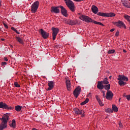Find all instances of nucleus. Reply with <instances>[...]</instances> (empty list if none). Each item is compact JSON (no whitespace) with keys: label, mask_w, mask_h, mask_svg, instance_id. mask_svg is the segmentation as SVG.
I'll list each match as a JSON object with an SVG mask.
<instances>
[{"label":"nucleus","mask_w":130,"mask_h":130,"mask_svg":"<svg viewBox=\"0 0 130 130\" xmlns=\"http://www.w3.org/2000/svg\"><path fill=\"white\" fill-rule=\"evenodd\" d=\"M9 118L10 114L9 113L5 114L2 118H1V120H2V122L0 124V130H3L5 129V128H7L8 121H9Z\"/></svg>","instance_id":"1"},{"label":"nucleus","mask_w":130,"mask_h":130,"mask_svg":"<svg viewBox=\"0 0 130 130\" xmlns=\"http://www.w3.org/2000/svg\"><path fill=\"white\" fill-rule=\"evenodd\" d=\"M117 80L119 81V85L121 87L122 86H124V85H126V83L125 82H127L128 81V78L124 75H119L118 76Z\"/></svg>","instance_id":"2"},{"label":"nucleus","mask_w":130,"mask_h":130,"mask_svg":"<svg viewBox=\"0 0 130 130\" xmlns=\"http://www.w3.org/2000/svg\"><path fill=\"white\" fill-rule=\"evenodd\" d=\"M38 7H39V2L36 1L34 3L31 7V12L32 13H36L37 10H38Z\"/></svg>","instance_id":"3"},{"label":"nucleus","mask_w":130,"mask_h":130,"mask_svg":"<svg viewBox=\"0 0 130 130\" xmlns=\"http://www.w3.org/2000/svg\"><path fill=\"white\" fill-rule=\"evenodd\" d=\"M79 18L81 19L82 21H85L86 23H92V22L94 23V20H92L89 16L86 15H81Z\"/></svg>","instance_id":"4"},{"label":"nucleus","mask_w":130,"mask_h":130,"mask_svg":"<svg viewBox=\"0 0 130 130\" xmlns=\"http://www.w3.org/2000/svg\"><path fill=\"white\" fill-rule=\"evenodd\" d=\"M0 108H2L3 109H7L8 110H13V109H14V107L11 106L9 107L7 104L4 103L3 102H0Z\"/></svg>","instance_id":"5"},{"label":"nucleus","mask_w":130,"mask_h":130,"mask_svg":"<svg viewBox=\"0 0 130 130\" xmlns=\"http://www.w3.org/2000/svg\"><path fill=\"white\" fill-rule=\"evenodd\" d=\"M39 33L44 39H47L49 36V34L43 30L42 28L40 29Z\"/></svg>","instance_id":"6"},{"label":"nucleus","mask_w":130,"mask_h":130,"mask_svg":"<svg viewBox=\"0 0 130 130\" xmlns=\"http://www.w3.org/2000/svg\"><path fill=\"white\" fill-rule=\"evenodd\" d=\"M66 4V6H67L72 12H75V5H74V2H73V1L67 2Z\"/></svg>","instance_id":"7"},{"label":"nucleus","mask_w":130,"mask_h":130,"mask_svg":"<svg viewBox=\"0 0 130 130\" xmlns=\"http://www.w3.org/2000/svg\"><path fill=\"white\" fill-rule=\"evenodd\" d=\"M98 15L102 17H114L115 16V14L113 13H105L100 12L98 13Z\"/></svg>","instance_id":"8"},{"label":"nucleus","mask_w":130,"mask_h":130,"mask_svg":"<svg viewBox=\"0 0 130 130\" xmlns=\"http://www.w3.org/2000/svg\"><path fill=\"white\" fill-rule=\"evenodd\" d=\"M114 25L117 26V27H119V28L123 27L124 29H126V26H125V24L123 23V22L119 20L117 22H116L114 23Z\"/></svg>","instance_id":"9"},{"label":"nucleus","mask_w":130,"mask_h":130,"mask_svg":"<svg viewBox=\"0 0 130 130\" xmlns=\"http://www.w3.org/2000/svg\"><path fill=\"white\" fill-rule=\"evenodd\" d=\"M52 30L53 31V40L54 41V40H55V38H56V36L58 34V32H59V29L57 28L52 27Z\"/></svg>","instance_id":"10"},{"label":"nucleus","mask_w":130,"mask_h":130,"mask_svg":"<svg viewBox=\"0 0 130 130\" xmlns=\"http://www.w3.org/2000/svg\"><path fill=\"white\" fill-rule=\"evenodd\" d=\"M81 87L78 86L77 88H75V89L73 91V94L75 97H76V98H78V96H79V95L81 94Z\"/></svg>","instance_id":"11"},{"label":"nucleus","mask_w":130,"mask_h":130,"mask_svg":"<svg viewBox=\"0 0 130 130\" xmlns=\"http://www.w3.org/2000/svg\"><path fill=\"white\" fill-rule=\"evenodd\" d=\"M106 98L108 100H112V99L113 98V93L112 92V91H110V90L107 91Z\"/></svg>","instance_id":"12"},{"label":"nucleus","mask_w":130,"mask_h":130,"mask_svg":"<svg viewBox=\"0 0 130 130\" xmlns=\"http://www.w3.org/2000/svg\"><path fill=\"white\" fill-rule=\"evenodd\" d=\"M59 8L61 9V13L64 17H68V11H67L66 8L62 6H59Z\"/></svg>","instance_id":"13"},{"label":"nucleus","mask_w":130,"mask_h":130,"mask_svg":"<svg viewBox=\"0 0 130 130\" xmlns=\"http://www.w3.org/2000/svg\"><path fill=\"white\" fill-rule=\"evenodd\" d=\"M66 23L69 25H71V26H74L78 24V20H69L66 22Z\"/></svg>","instance_id":"14"},{"label":"nucleus","mask_w":130,"mask_h":130,"mask_svg":"<svg viewBox=\"0 0 130 130\" xmlns=\"http://www.w3.org/2000/svg\"><path fill=\"white\" fill-rule=\"evenodd\" d=\"M48 86H49V87L47 89V91H50V90H52L54 87V82H53V81H49Z\"/></svg>","instance_id":"15"},{"label":"nucleus","mask_w":130,"mask_h":130,"mask_svg":"<svg viewBox=\"0 0 130 130\" xmlns=\"http://www.w3.org/2000/svg\"><path fill=\"white\" fill-rule=\"evenodd\" d=\"M58 8H60L59 6L56 7H52L51 8V13H55V14H58L60 12Z\"/></svg>","instance_id":"16"},{"label":"nucleus","mask_w":130,"mask_h":130,"mask_svg":"<svg viewBox=\"0 0 130 130\" xmlns=\"http://www.w3.org/2000/svg\"><path fill=\"white\" fill-rule=\"evenodd\" d=\"M97 88L100 90H102V89H104V85L102 81L98 82V84L97 85Z\"/></svg>","instance_id":"17"},{"label":"nucleus","mask_w":130,"mask_h":130,"mask_svg":"<svg viewBox=\"0 0 130 130\" xmlns=\"http://www.w3.org/2000/svg\"><path fill=\"white\" fill-rule=\"evenodd\" d=\"M92 12L93 14H97L98 13V8L95 6V5H93L91 7Z\"/></svg>","instance_id":"18"},{"label":"nucleus","mask_w":130,"mask_h":130,"mask_svg":"<svg viewBox=\"0 0 130 130\" xmlns=\"http://www.w3.org/2000/svg\"><path fill=\"white\" fill-rule=\"evenodd\" d=\"M66 86L68 91H71V81L67 80H66Z\"/></svg>","instance_id":"19"},{"label":"nucleus","mask_w":130,"mask_h":130,"mask_svg":"<svg viewBox=\"0 0 130 130\" xmlns=\"http://www.w3.org/2000/svg\"><path fill=\"white\" fill-rule=\"evenodd\" d=\"M74 111L75 112L76 114H77L78 115H81V113H82V111L83 110H80L78 108H75L73 109Z\"/></svg>","instance_id":"20"},{"label":"nucleus","mask_w":130,"mask_h":130,"mask_svg":"<svg viewBox=\"0 0 130 130\" xmlns=\"http://www.w3.org/2000/svg\"><path fill=\"white\" fill-rule=\"evenodd\" d=\"M122 5L124 6V7H125L126 8H129V2L127 1H122Z\"/></svg>","instance_id":"21"},{"label":"nucleus","mask_w":130,"mask_h":130,"mask_svg":"<svg viewBox=\"0 0 130 130\" xmlns=\"http://www.w3.org/2000/svg\"><path fill=\"white\" fill-rule=\"evenodd\" d=\"M15 39L21 44H24V41H23V39H21V38L19 37H16Z\"/></svg>","instance_id":"22"},{"label":"nucleus","mask_w":130,"mask_h":130,"mask_svg":"<svg viewBox=\"0 0 130 130\" xmlns=\"http://www.w3.org/2000/svg\"><path fill=\"white\" fill-rule=\"evenodd\" d=\"M9 125L11 126V127H13V128H15V127L16 126V120L14 119L12 120V122L9 123Z\"/></svg>","instance_id":"23"},{"label":"nucleus","mask_w":130,"mask_h":130,"mask_svg":"<svg viewBox=\"0 0 130 130\" xmlns=\"http://www.w3.org/2000/svg\"><path fill=\"white\" fill-rule=\"evenodd\" d=\"M104 89H105L107 91H109L110 90V84H109L104 85Z\"/></svg>","instance_id":"24"},{"label":"nucleus","mask_w":130,"mask_h":130,"mask_svg":"<svg viewBox=\"0 0 130 130\" xmlns=\"http://www.w3.org/2000/svg\"><path fill=\"white\" fill-rule=\"evenodd\" d=\"M102 82L104 85H107V84H109V82L108 81V79L107 78H105Z\"/></svg>","instance_id":"25"},{"label":"nucleus","mask_w":130,"mask_h":130,"mask_svg":"<svg viewBox=\"0 0 130 130\" xmlns=\"http://www.w3.org/2000/svg\"><path fill=\"white\" fill-rule=\"evenodd\" d=\"M21 109H22V106L20 105H17L15 106L16 111H17L18 112H19V111H21Z\"/></svg>","instance_id":"26"},{"label":"nucleus","mask_w":130,"mask_h":130,"mask_svg":"<svg viewBox=\"0 0 130 130\" xmlns=\"http://www.w3.org/2000/svg\"><path fill=\"white\" fill-rule=\"evenodd\" d=\"M112 109L115 112H117V111H118V108L114 105H112Z\"/></svg>","instance_id":"27"},{"label":"nucleus","mask_w":130,"mask_h":130,"mask_svg":"<svg viewBox=\"0 0 130 130\" xmlns=\"http://www.w3.org/2000/svg\"><path fill=\"white\" fill-rule=\"evenodd\" d=\"M88 102L89 99L87 98L84 102H82L80 104L81 105H85V104H87V103H88Z\"/></svg>","instance_id":"28"},{"label":"nucleus","mask_w":130,"mask_h":130,"mask_svg":"<svg viewBox=\"0 0 130 130\" xmlns=\"http://www.w3.org/2000/svg\"><path fill=\"white\" fill-rule=\"evenodd\" d=\"M124 18L127 21V22H128L130 20V16L127 15H124Z\"/></svg>","instance_id":"29"},{"label":"nucleus","mask_w":130,"mask_h":130,"mask_svg":"<svg viewBox=\"0 0 130 130\" xmlns=\"http://www.w3.org/2000/svg\"><path fill=\"white\" fill-rule=\"evenodd\" d=\"M94 24H96V25H101V26H104V24H103L101 22H97L96 21H93Z\"/></svg>","instance_id":"30"},{"label":"nucleus","mask_w":130,"mask_h":130,"mask_svg":"<svg viewBox=\"0 0 130 130\" xmlns=\"http://www.w3.org/2000/svg\"><path fill=\"white\" fill-rule=\"evenodd\" d=\"M106 112H108V113H112V112H113V111L112 110V109L108 108L106 110Z\"/></svg>","instance_id":"31"},{"label":"nucleus","mask_w":130,"mask_h":130,"mask_svg":"<svg viewBox=\"0 0 130 130\" xmlns=\"http://www.w3.org/2000/svg\"><path fill=\"white\" fill-rule=\"evenodd\" d=\"M114 52H115V50H110L108 53L109 54H112V53H114Z\"/></svg>","instance_id":"32"},{"label":"nucleus","mask_w":130,"mask_h":130,"mask_svg":"<svg viewBox=\"0 0 130 130\" xmlns=\"http://www.w3.org/2000/svg\"><path fill=\"white\" fill-rule=\"evenodd\" d=\"M66 3H67V2H72V1L71 0H64ZM74 2H79L80 3V2H82L84 0H73Z\"/></svg>","instance_id":"33"},{"label":"nucleus","mask_w":130,"mask_h":130,"mask_svg":"<svg viewBox=\"0 0 130 130\" xmlns=\"http://www.w3.org/2000/svg\"><path fill=\"white\" fill-rule=\"evenodd\" d=\"M14 86L17 88H20V86L19 85V83H18V82H14Z\"/></svg>","instance_id":"34"},{"label":"nucleus","mask_w":130,"mask_h":130,"mask_svg":"<svg viewBox=\"0 0 130 130\" xmlns=\"http://www.w3.org/2000/svg\"><path fill=\"white\" fill-rule=\"evenodd\" d=\"M98 103H99L100 106H103L104 105L102 104V102H101V100H98Z\"/></svg>","instance_id":"35"},{"label":"nucleus","mask_w":130,"mask_h":130,"mask_svg":"<svg viewBox=\"0 0 130 130\" xmlns=\"http://www.w3.org/2000/svg\"><path fill=\"white\" fill-rule=\"evenodd\" d=\"M102 92L103 93L104 98H105V97L106 98V95H105V91L102 90Z\"/></svg>","instance_id":"36"},{"label":"nucleus","mask_w":130,"mask_h":130,"mask_svg":"<svg viewBox=\"0 0 130 130\" xmlns=\"http://www.w3.org/2000/svg\"><path fill=\"white\" fill-rule=\"evenodd\" d=\"M125 97L126 98V99L129 101L130 100V95H127L126 96H125Z\"/></svg>","instance_id":"37"},{"label":"nucleus","mask_w":130,"mask_h":130,"mask_svg":"<svg viewBox=\"0 0 130 130\" xmlns=\"http://www.w3.org/2000/svg\"><path fill=\"white\" fill-rule=\"evenodd\" d=\"M81 116L82 117H84V116H85V111L82 110V113H81Z\"/></svg>","instance_id":"38"},{"label":"nucleus","mask_w":130,"mask_h":130,"mask_svg":"<svg viewBox=\"0 0 130 130\" xmlns=\"http://www.w3.org/2000/svg\"><path fill=\"white\" fill-rule=\"evenodd\" d=\"M119 36V31L117 30L115 34V36H116V37H118V36Z\"/></svg>","instance_id":"39"},{"label":"nucleus","mask_w":130,"mask_h":130,"mask_svg":"<svg viewBox=\"0 0 130 130\" xmlns=\"http://www.w3.org/2000/svg\"><path fill=\"white\" fill-rule=\"evenodd\" d=\"M11 29L13 30V31H14V32H16L17 30V29H16V28H15L14 27H12Z\"/></svg>","instance_id":"40"},{"label":"nucleus","mask_w":130,"mask_h":130,"mask_svg":"<svg viewBox=\"0 0 130 130\" xmlns=\"http://www.w3.org/2000/svg\"><path fill=\"white\" fill-rule=\"evenodd\" d=\"M119 127H121V128H122L123 126L122 124L120 122L119 123Z\"/></svg>","instance_id":"41"},{"label":"nucleus","mask_w":130,"mask_h":130,"mask_svg":"<svg viewBox=\"0 0 130 130\" xmlns=\"http://www.w3.org/2000/svg\"><path fill=\"white\" fill-rule=\"evenodd\" d=\"M4 25L5 26V28H6V29H8V25H7V24L4 23Z\"/></svg>","instance_id":"42"},{"label":"nucleus","mask_w":130,"mask_h":130,"mask_svg":"<svg viewBox=\"0 0 130 130\" xmlns=\"http://www.w3.org/2000/svg\"><path fill=\"white\" fill-rule=\"evenodd\" d=\"M95 98L98 102V100H100V99H99V97L98 96H95Z\"/></svg>","instance_id":"43"},{"label":"nucleus","mask_w":130,"mask_h":130,"mask_svg":"<svg viewBox=\"0 0 130 130\" xmlns=\"http://www.w3.org/2000/svg\"><path fill=\"white\" fill-rule=\"evenodd\" d=\"M2 64H3V66H6V64H7V62H2Z\"/></svg>","instance_id":"44"},{"label":"nucleus","mask_w":130,"mask_h":130,"mask_svg":"<svg viewBox=\"0 0 130 130\" xmlns=\"http://www.w3.org/2000/svg\"><path fill=\"white\" fill-rule=\"evenodd\" d=\"M4 60H5V61H8V59L7 57H4Z\"/></svg>","instance_id":"45"},{"label":"nucleus","mask_w":130,"mask_h":130,"mask_svg":"<svg viewBox=\"0 0 130 130\" xmlns=\"http://www.w3.org/2000/svg\"><path fill=\"white\" fill-rule=\"evenodd\" d=\"M115 29L114 28H112L110 30V32H113Z\"/></svg>","instance_id":"46"},{"label":"nucleus","mask_w":130,"mask_h":130,"mask_svg":"<svg viewBox=\"0 0 130 130\" xmlns=\"http://www.w3.org/2000/svg\"><path fill=\"white\" fill-rule=\"evenodd\" d=\"M91 96V93H89L87 95L88 97H90Z\"/></svg>","instance_id":"47"},{"label":"nucleus","mask_w":130,"mask_h":130,"mask_svg":"<svg viewBox=\"0 0 130 130\" xmlns=\"http://www.w3.org/2000/svg\"><path fill=\"white\" fill-rule=\"evenodd\" d=\"M15 32H16L17 34H20V32L18 31V30H16V31H15Z\"/></svg>","instance_id":"48"},{"label":"nucleus","mask_w":130,"mask_h":130,"mask_svg":"<svg viewBox=\"0 0 130 130\" xmlns=\"http://www.w3.org/2000/svg\"><path fill=\"white\" fill-rule=\"evenodd\" d=\"M111 78H112V76H109V79H111Z\"/></svg>","instance_id":"49"},{"label":"nucleus","mask_w":130,"mask_h":130,"mask_svg":"<svg viewBox=\"0 0 130 130\" xmlns=\"http://www.w3.org/2000/svg\"><path fill=\"white\" fill-rule=\"evenodd\" d=\"M1 40H2V41H5V40H4V39H2Z\"/></svg>","instance_id":"50"},{"label":"nucleus","mask_w":130,"mask_h":130,"mask_svg":"<svg viewBox=\"0 0 130 130\" xmlns=\"http://www.w3.org/2000/svg\"><path fill=\"white\" fill-rule=\"evenodd\" d=\"M123 52H126V51H125V50H123Z\"/></svg>","instance_id":"51"},{"label":"nucleus","mask_w":130,"mask_h":130,"mask_svg":"<svg viewBox=\"0 0 130 130\" xmlns=\"http://www.w3.org/2000/svg\"><path fill=\"white\" fill-rule=\"evenodd\" d=\"M128 22L129 23V25H130V19L129 20V21H128Z\"/></svg>","instance_id":"52"},{"label":"nucleus","mask_w":130,"mask_h":130,"mask_svg":"<svg viewBox=\"0 0 130 130\" xmlns=\"http://www.w3.org/2000/svg\"><path fill=\"white\" fill-rule=\"evenodd\" d=\"M124 97H125L126 95H125V94H124Z\"/></svg>","instance_id":"53"},{"label":"nucleus","mask_w":130,"mask_h":130,"mask_svg":"<svg viewBox=\"0 0 130 130\" xmlns=\"http://www.w3.org/2000/svg\"><path fill=\"white\" fill-rule=\"evenodd\" d=\"M119 101H120V99H119Z\"/></svg>","instance_id":"54"},{"label":"nucleus","mask_w":130,"mask_h":130,"mask_svg":"<svg viewBox=\"0 0 130 130\" xmlns=\"http://www.w3.org/2000/svg\"><path fill=\"white\" fill-rule=\"evenodd\" d=\"M11 47H13V46L11 45Z\"/></svg>","instance_id":"55"}]
</instances>
